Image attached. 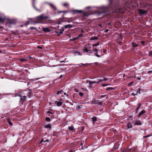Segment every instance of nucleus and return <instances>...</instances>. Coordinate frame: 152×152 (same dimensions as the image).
<instances>
[{"label":"nucleus","instance_id":"nucleus-1","mask_svg":"<svg viewBox=\"0 0 152 152\" xmlns=\"http://www.w3.org/2000/svg\"><path fill=\"white\" fill-rule=\"evenodd\" d=\"M49 18L48 16H45L44 14L36 17L35 19L37 21L35 22V23H41V21L47 19Z\"/></svg>","mask_w":152,"mask_h":152},{"label":"nucleus","instance_id":"nucleus-2","mask_svg":"<svg viewBox=\"0 0 152 152\" xmlns=\"http://www.w3.org/2000/svg\"><path fill=\"white\" fill-rule=\"evenodd\" d=\"M21 94L29 97L31 95V93L29 90L23 91L21 92Z\"/></svg>","mask_w":152,"mask_h":152},{"label":"nucleus","instance_id":"nucleus-3","mask_svg":"<svg viewBox=\"0 0 152 152\" xmlns=\"http://www.w3.org/2000/svg\"><path fill=\"white\" fill-rule=\"evenodd\" d=\"M71 12H72L73 14H75L78 13H80L83 12V11L81 10H72Z\"/></svg>","mask_w":152,"mask_h":152},{"label":"nucleus","instance_id":"nucleus-4","mask_svg":"<svg viewBox=\"0 0 152 152\" xmlns=\"http://www.w3.org/2000/svg\"><path fill=\"white\" fill-rule=\"evenodd\" d=\"M138 10L139 13L140 14H146L147 12L146 11L141 9H138Z\"/></svg>","mask_w":152,"mask_h":152},{"label":"nucleus","instance_id":"nucleus-5","mask_svg":"<svg viewBox=\"0 0 152 152\" xmlns=\"http://www.w3.org/2000/svg\"><path fill=\"white\" fill-rule=\"evenodd\" d=\"M63 31L64 29L63 28H62L60 29V31L58 30H56L55 32L56 34H57L58 36H59L61 34L63 33Z\"/></svg>","mask_w":152,"mask_h":152},{"label":"nucleus","instance_id":"nucleus-6","mask_svg":"<svg viewBox=\"0 0 152 152\" xmlns=\"http://www.w3.org/2000/svg\"><path fill=\"white\" fill-rule=\"evenodd\" d=\"M48 4L50 6V7L53 10H56V7L54 4L50 3H48Z\"/></svg>","mask_w":152,"mask_h":152},{"label":"nucleus","instance_id":"nucleus-7","mask_svg":"<svg viewBox=\"0 0 152 152\" xmlns=\"http://www.w3.org/2000/svg\"><path fill=\"white\" fill-rule=\"evenodd\" d=\"M42 30L44 32H48L50 31V30L48 28L42 27Z\"/></svg>","mask_w":152,"mask_h":152},{"label":"nucleus","instance_id":"nucleus-8","mask_svg":"<svg viewBox=\"0 0 152 152\" xmlns=\"http://www.w3.org/2000/svg\"><path fill=\"white\" fill-rule=\"evenodd\" d=\"M142 124L141 121L140 120H136L134 123V125H140Z\"/></svg>","mask_w":152,"mask_h":152},{"label":"nucleus","instance_id":"nucleus-9","mask_svg":"<svg viewBox=\"0 0 152 152\" xmlns=\"http://www.w3.org/2000/svg\"><path fill=\"white\" fill-rule=\"evenodd\" d=\"M27 97H28V96H27L25 95H23L22 94H21V99L22 100L23 99L24 100L26 99V98Z\"/></svg>","mask_w":152,"mask_h":152},{"label":"nucleus","instance_id":"nucleus-10","mask_svg":"<svg viewBox=\"0 0 152 152\" xmlns=\"http://www.w3.org/2000/svg\"><path fill=\"white\" fill-rule=\"evenodd\" d=\"M45 127L46 128L50 129L51 127V125L50 124H46L45 125Z\"/></svg>","mask_w":152,"mask_h":152},{"label":"nucleus","instance_id":"nucleus-11","mask_svg":"<svg viewBox=\"0 0 152 152\" xmlns=\"http://www.w3.org/2000/svg\"><path fill=\"white\" fill-rule=\"evenodd\" d=\"M127 127L129 129L132 128V124L130 122H128L127 124Z\"/></svg>","mask_w":152,"mask_h":152},{"label":"nucleus","instance_id":"nucleus-12","mask_svg":"<svg viewBox=\"0 0 152 152\" xmlns=\"http://www.w3.org/2000/svg\"><path fill=\"white\" fill-rule=\"evenodd\" d=\"M145 113V111L144 110H142L139 114L137 116L138 117H140L141 115L143 114V113Z\"/></svg>","mask_w":152,"mask_h":152},{"label":"nucleus","instance_id":"nucleus-13","mask_svg":"<svg viewBox=\"0 0 152 152\" xmlns=\"http://www.w3.org/2000/svg\"><path fill=\"white\" fill-rule=\"evenodd\" d=\"M64 27L65 28H70L72 27V25L70 24H68L65 26Z\"/></svg>","mask_w":152,"mask_h":152},{"label":"nucleus","instance_id":"nucleus-14","mask_svg":"<svg viewBox=\"0 0 152 152\" xmlns=\"http://www.w3.org/2000/svg\"><path fill=\"white\" fill-rule=\"evenodd\" d=\"M68 128L69 130L70 131H73L74 130V128L73 126H69Z\"/></svg>","mask_w":152,"mask_h":152},{"label":"nucleus","instance_id":"nucleus-15","mask_svg":"<svg viewBox=\"0 0 152 152\" xmlns=\"http://www.w3.org/2000/svg\"><path fill=\"white\" fill-rule=\"evenodd\" d=\"M138 91H139V94H140V91L139 89V90H137V91H136V92L135 91L134 93H133L132 94L134 96L137 95V94Z\"/></svg>","mask_w":152,"mask_h":152},{"label":"nucleus","instance_id":"nucleus-16","mask_svg":"<svg viewBox=\"0 0 152 152\" xmlns=\"http://www.w3.org/2000/svg\"><path fill=\"white\" fill-rule=\"evenodd\" d=\"M63 5L66 7H68L69 6V4L68 3H65L63 4Z\"/></svg>","mask_w":152,"mask_h":152},{"label":"nucleus","instance_id":"nucleus-17","mask_svg":"<svg viewBox=\"0 0 152 152\" xmlns=\"http://www.w3.org/2000/svg\"><path fill=\"white\" fill-rule=\"evenodd\" d=\"M132 44L133 47L134 48L137 47L138 46V44L134 43H132Z\"/></svg>","mask_w":152,"mask_h":152},{"label":"nucleus","instance_id":"nucleus-18","mask_svg":"<svg viewBox=\"0 0 152 152\" xmlns=\"http://www.w3.org/2000/svg\"><path fill=\"white\" fill-rule=\"evenodd\" d=\"M57 105L58 106H59L62 104V103L60 102H57Z\"/></svg>","mask_w":152,"mask_h":152},{"label":"nucleus","instance_id":"nucleus-19","mask_svg":"<svg viewBox=\"0 0 152 152\" xmlns=\"http://www.w3.org/2000/svg\"><path fill=\"white\" fill-rule=\"evenodd\" d=\"M115 89V88H113V87H107V88L106 90H113Z\"/></svg>","mask_w":152,"mask_h":152},{"label":"nucleus","instance_id":"nucleus-20","mask_svg":"<svg viewBox=\"0 0 152 152\" xmlns=\"http://www.w3.org/2000/svg\"><path fill=\"white\" fill-rule=\"evenodd\" d=\"M98 39V38L97 37H94L91 39V40H97Z\"/></svg>","mask_w":152,"mask_h":152},{"label":"nucleus","instance_id":"nucleus-21","mask_svg":"<svg viewBox=\"0 0 152 152\" xmlns=\"http://www.w3.org/2000/svg\"><path fill=\"white\" fill-rule=\"evenodd\" d=\"M92 121L94 122H95L96 121V117H93L91 118Z\"/></svg>","mask_w":152,"mask_h":152},{"label":"nucleus","instance_id":"nucleus-22","mask_svg":"<svg viewBox=\"0 0 152 152\" xmlns=\"http://www.w3.org/2000/svg\"><path fill=\"white\" fill-rule=\"evenodd\" d=\"M83 50L85 52H88V50L86 47H85Z\"/></svg>","mask_w":152,"mask_h":152},{"label":"nucleus","instance_id":"nucleus-23","mask_svg":"<svg viewBox=\"0 0 152 152\" xmlns=\"http://www.w3.org/2000/svg\"><path fill=\"white\" fill-rule=\"evenodd\" d=\"M7 121L10 125L12 126V123L9 119L7 120Z\"/></svg>","mask_w":152,"mask_h":152},{"label":"nucleus","instance_id":"nucleus-24","mask_svg":"<svg viewBox=\"0 0 152 152\" xmlns=\"http://www.w3.org/2000/svg\"><path fill=\"white\" fill-rule=\"evenodd\" d=\"M141 106V103L138 104L137 105V110H138L140 108Z\"/></svg>","mask_w":152,"mask_h":152},{"label":"nucleus","instance_id":"nucleus-25","mask_svg":"<svg viewBox=\"0 0 152 152\" xmlns=\"http://www.w3.org/2000/svg\"><path fill=\"white\" fill-rule=\"evenodd\" d=\"M48 140H46L45 141H44V139H42L41 140V141H40V143H42L43 142H48Z\"/></svg>","mask_w":152,"mask_h":152},{"label":"nucleus","instance_id":"nucleus-26","mask_svg":"<svg viewBox=\"0 0 152 152\" xmlns=\"http://www.w3.org/2000/svg\"><path fill=\"white\" fill-rule=\"evenodd\" d=\"M99 45V43H97V44H94L92 45L93 47H94L96 46H98Z\"/></svg>","mask_w":152,"mask_h":152},{"label":"nucleus","instance_id":"nucleus-27","mask_svg":"<svg viewBox=\"0 0 152 152\" xmlns=\"http://www.w3.org/2000/svg\"><path fill=\"white\" fill-rule=\"evenodd\" d=\"M93 81H90L89 82V86L90 87H91L92 86L91 85V84H93Z\"/></svg>","mask_w":152,"mask_h":152},{"label":"nucleus","instance_id":"nucleus-28","mask_svg":"<svg viewBox=\"0 0 152 152\" xmlns=\"http://www.w3.org/2000/svg\"><path fill=\"white\" fill-rule=\"evenodd\" d=\"M109 85H110V84H102V86L103 87H104V86H107Z\"/></svg>","mask_w":152,"mask_h":152},{"label":"nucleus","instance_id":"nucleus-29","mask_svg":"<svg viewBox=\"0 0 152 152\" xmlns=\"http://www.w3.org/2000/svg\"><path fill=\"white\" fill-rule=\"evenodd\" d=\"M9 23L10 24H13L15 23L12 20L10 21Z\"/></svg>","mask_w":152,"mask_h":152},{"label":"nucleus","instance_id":"nucleus-30","mask_svg":"<svg viewBox=\"0 0 152 152\" xmlns=\"http://www.w3.org/2000/svg\"><path fill=\"white\" fill-rule=\"evenodd\" d=\"M79 95L81 96H83L84 94L82 92H79Z\"/></svg>","mask_w":152,"mask_h":152},{"label":"nucleus","instance_id":"nucleus-31","mask_svg":"<svg viewBox=\"0 0 152 152\" xmlns=\"http://www.w3.org/2000/svg\"><path fill=\"white\" fill-rule=\"evenodd\" d=\"M4 21V19L3 18H0V22H3Z\"/></svg>","mask_w":152,"mask_h":152},{"label":"nucleus","instance_id":"nucleus-32","mask_svg":"<svg viewBox=\"0 0 152 152\" xmlns=\"http://www.w3.org/2000/svg\"><path fill=\"white\" fill-rule=\"evenodd\" d=\"M46 121H50V118L49 117H46Z\"/></svg>","mask_w":152,"mask_h":152},{"label":"nucleus","instance_id":"nucleus-33","mask_svg":"<svg viewBox=\"0 0 152 152\" xmlns=\"http://www.w3.org/2000/svg\"><path fill=\"white\" fill-rule=\"evenodd\" d=\"M62 91H63L62 90L61 91H58L57 94L58 95L60 93H61Z\"/></svg>","mask_w":152,"mask_h":152},{"label":"nucleus","instance_id":"nucleus-34","mask_svg":"<svg viewBox=\"0 0 152 152\" xmlns=\"http://www.w3.org/2000/svg\"><path fill=\"white\" fill-rule=\"evenodd\" d=\"M34 8L38 11H39V12H41V11L40 10H38V9H37L34 6Z\"/></svg>","mask_w":152,"mask_h":152},{"label":"nucleus","instance_id":"nucleus-35","mask_svg":"<svg viewBox=\"0 0 152 152\" xmlns=\"http://www.w3.org/2000/svg\"><path fill=\"white\" fill-rule=\"evenodd\" d=\"M99 51V50L95 48L94 50V51H96V52H97Z\"/></svg>","mask_w":152,"mask_h":152},{"label":"nucleus","instance_id":"nucleus-36","mask_svg":"<svg viewBox=\"0 0 152 152\" xmlns=\"http://www.w3.org/2000/svg\"><path fill=\"white\" fill-rule=\"evenodd\" d=\"M30 28L31 29V30H33V29H36V28L35 27H30Z\"/></svg>","mask_w":152,"mask_h":152},{"label":"nucleus","instance_id":"nucleus-37","mask_svg":"<svg viewBox=\"0 0 152 152\" xmlns=\"http://www.w3.org/2000/svg\"><path fill=\"white\" fill-rule=\"evenodd\" d=\"M20 61H26V59H23L20 60Z\"/></svg>","mask_w":152,"mask_h":152},{"label":"nucleus","instance_id":"nucleus-38","mask_svg":"<svg viewBox=\"0 0 152 152\" xmlns=\"http://www.w3.org/2000/svg\"><path fill=\"white\" fill-rule=\"evenodd\" d=\"M151 135H146V136H145L144 137H148L150 136Z\"/></svg>","mask_w":152,"mask_h":152},{"label":"nucleus","instance_id":"nucleus-39","mask_svg":"<svg viewBox=\"0 0 152 152\" xmlns=\"http://www.w3.org/2000/svg\"><path fill=\"white\" fill-rule=\"evenodd\" d=\"M83 36V34H81L80 35L78 36V37H82Z\"/></svg>","mask_w":152,"mask_h":152},{"label":"nucleus","instance_id":"nucleus-40","mask_svg":"<svg viewBox=\"0 0 152 152\" xmlns=\"http://www.w3.org/2000/svg\"><path fill=\"white\" fill-rule=\"evenodd\" d=\"M95 55L96 56H97V57H100V56L99 55H98V54H95Z\"/></svg>","mask_w":152,"mask_h":152},{"label":"nucleus","instance_id":"nucleus-41","mask_svg":"<svg viewBox=\"0 0 152 152\" xmlns=\"http://www.w3.org/2000/svg\"><path fill=\"white\" fill-rule=\"evenodd\" d=\"M104 80H108V79L107 78H106L104 77Z\"/></svg>","mask_w":152,"mask_h":152},{"label":"nucleus","instance_id":"nucleus-42","mask_svg":"<svg viewBox=\"0 0 152 152\" xmlns=\"http://www.w3.org/2000/svg\"><path fill=\"white\" fill-rule=\"evenodd\" d=\"M103 81V80H100L99 81L97 82L96 83H98L99 82H101V81Z\"/></svg>","mask_w":152,"mask_h":152},{"label":"nucleus","instance_id":"nucleus-43","mask_svg":"<svg viewBox=\"0 0 152 152\" xmlns=\"http://www.w3.org/2000/svg\"><path fill=\"white\" fill-rule=\"evenodd\" d=\"M105 96H106L105 95H102L101 96V97H105Z\"/></svg>","mask_w":152,"mask_h":152},{"label":"nucleus","instance_id":"nucleus-44","mask_svg":"<svg viewBox=\"0 0 152 152\" xmlns=\"http://www.w3.org/2000/svg\"><path fill=\"white\" fill-rule=\"evenodd\" d=\"M38 48H40V49H42V47L40 46H39L38 47Z\"/></svg>","mask_w":152,"mask_h":152},{"label":"nucleus","instance_id":"nucleus-45","mask_svg":"<svg viewBox=\"0 0 152 152\" xmlns=\"http://www.w3.org/2000/svg\"><path fill=\"white\" fill-rule=\"evenodd\" d=\"M64 94L65 95H66L67 96H68V94H66V93H64Z\"/></svg>","mask_w":152,"mask_h":152},{"label":"nucleus","instance_id":"nucleus-46","mask_svg":"<svg viewBox=\"0 0 152 152\" xmlns=\"http://www.w3.org/2000/svg\"><path fill=\"white\" fill-rule=\"evenodd\" d=\"M93 83H97L95 81H93Z\"/></svg>","mask_w":152,"mask_h":152},{"label":"nucleus","instance_id":"nucleus-47","mask_svg":"<svg viewBox=\"0 0 152 152\" xmlns=\"http://www.w3.org/2000/svg\"><path fill=\"white\" fill-rule=\"evenodd\" d=\"M151 72H152V71H148V73H149Z\"/></svg>","mask_w":152,"mask_h":152},{"label":"nucleus","instance_id":"nucleus-48","mask_svg":"<svg viewBox=\"0 0 152 152\" xmlns=\"http://www.w3.org/2000/svg\"><path fill=\"white\" fill-rule=\"evenodd\" d=\"M109 30L108 29H107L106 31H105L106 32H107Z\"/></svg>","mask_w":152,"mask_h":152},{"label":"nucleus","instance_id":"nucleus-49","mask_svg":"<svg viewBox=\"0 0 152 152\" xmlns=\"http://www.w3.org/2000/svg\"><path fill=\"white\" fill-rule=\"evenodd\" d=\"M84 32V31L83 30H81V32L83 33Z\"/></svg>","mask_w":152,"mask_h":152},{"label":"nucleus","instance_id":"nucleus-50","mask_svg":"<svg viewBox=\"0 0 152 152\" xmlns=\"http://www.w3.org/2000/svg\"><path fill=\"white\" fill-rule=\"evenodd\" d=\"M66 12L65 11H61V12Z\"/></svg>","mask_w":152,"mask_h":152},{"label":"nucleus","instance_id":"nucleus-51","mask_svg":"<svg viewBox=\"0 0 152 152\" xmlns=\"http://www.w3.org/2000/svg\"><path fill=\"white\" fill-rule=\"evenodd\" d=\"M142 43L143 44H144V42H142Z\"/></svg>","mask_w":152,"mask_h":152},{"label":"nucleus","instance_id":"nucleus-52","mask_svg":"<svg viewBox=\"0 0 152 152\" xmlns=\"http://www.w3.org/2000/svg\"><path fill=\"white\" fill-rule=\"evenodd\" d=\"M132 82H131V83H129V85H131V84H132Z\"/></svg>","mask_w":152,"mask_h":152},{"label":"nucleus","instance_id":"nucleus-53","mask_svg":"<svg viewBox=\"0 0 152 152\" xmlns=\"http://www.w3.org/2000/svg\"><path fill=\"white\" fill-rule=\"evenodd\" d=\"M99 26H100L101 27H102V25L101 24L100 25H99Z\"/></svg>","mask_w":152,"mask_h":152},{"label":"nucleus","instance_id":"nucleus-54","mask_svg":"<svg viewBox=\"0 0 152 152\" xmlns=\"http://www.w3.org/2000/svg\"><path fill=\"white\" fill-rule=\"evenodd\" d=\"M39 79V78H36V79L37 80L38 79Z\"/></svg>","mask_w":152,"mask_h":152},{"label":"nucleus","instance_id":"nucleus-55","mask_svg":"<svg viewBox=\"0 0 152 152\" xmlns=\"http://www.w3.org/2000/svg\"><path fill=\"white\" fill-rule=\"evenodd\" d=\"M62 76L61 75L60 76V78H61V77H62Z\"/></svg>","mask_w":152,"mask_h":152},{"label":"nucleus","instance_id":"nucleus-56","mask_svg":"<svg viewBox=\"0 0 152 152\" xmlns=\"http://www.w3.org/2000/svg\"><path fill=\"white\" fill-rule=\"evenodd\" d=\"M2 52L1 50H0V53H1Z\"/></svg>","mask_w":152,"mask_h":152},{"label":"nucleus","instance_id":"nucleus-57","mask_svg":"<svg viewBox=\"0 0 152 152\" xmlns=\"http://www.w3.org/2000/svg\"><path fill=\"white\" fill-rule=\"evenodd\" d=\"M58 24H60L61 23L60 22H58Z\"/></svg>","mask_w":152,"mask_h":152},{"label":"nucleus","instance_id":"nucleus-58","mask_svg":"<svg viewBox=\"0 0 152 152\" xmlns=\"http://www.w3.org/2000/svg\"><path fill=\"white\" fill-rule=\"evenodd\" d=\"M86 15H85V14H84V16H86Z\"/></svg>","mask_w":152,"mask_h":152},{"label":"nucleus","instance_id":"nucleus-59","mask_svg":"<svg viewBox=\"0 0 152 152\" xmlns=\"http://www.w3.org/2000/svg\"><path fill=\"white\" fill-rule=\"evenodd\" d=\"M110 23H108V25H110Z\"/></svg>","mask_w":152,"mask_h":152},{"label":"nucleus","instance_id":"nucleus-60","mask_svg":"<svg viewBox=\"0 0 152 152\" xmlns=\"http://www.w3.org/2000/svg\"><path fill=\"white\" fill-rule=\"evenodd\" d=\"M34 1V0H33Z\"/></svg>","mask_w":152,"mask_h":152}]
</instances>
